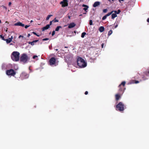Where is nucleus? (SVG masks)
Instances as JSON below:
<instances>
[{"label": "nucleus", "instance_id": "obj_1", "mask_svg": "<svg viewBox=\"0 0 149 149\" xmlns=\"http://www.w3.org/2000/svg\"><path fill=\"white\" fill-rule=\"evenodd\" d=\"M77 62L78 65L80 68H84L86 66V63L84 59L80 57L77 58Z\"/></svg>", "mask_w": 149, "mask_h": 149}, {"label": "nucleus", "instance_id": "obj_2", "mask_svg": "<svg viewBox=\"0 0 149 149\" xmlns=\"http://www.w3.org/2000/svg\"><path fill=\"white\" fill-rule=\"evenodd\" d=\"M19 53L16 51H14L11 54V57L12 60L15 61H19Z\"/></svg>", "mask_w": 149, "mask_h": 149}, {"label": "nucleus", "instance_id": "obj_3", "mask_svg": "<svg viewBox=\"0 0 149 149\" xmlns=\"http://www.w3.org/2000/svg\"><path fill=\"white\" fill-rule=\"evenodd\" d=\"M124 105L122 102H120L116 106V110L117 111H121L124 110Z\"/></svg>", "mask_w": 149, "mask_h": 149}, {"label": "nucleus", "instance_id": "obj_4", "mask_svg": "<svg viewBox=\"0 0 149 149\" xmlns=\"http://www.w3.org/2000/svg\"><path fill=\"white\" fill-rule=\"evenodd\" d=\"M28 59L27 55L25 54H22L20 58V61L24 63H26Z\"/></svg>", "mask_w": 149, "mask_h": 149}, {"label": "nucleus", "instance_id": "obj_5", "mask_svg": "<svg viewBox=\"0 0 149 149\" xmlns=\"http://www.w3.org/2000/svg\"><path fill=\"white\" fill-rule=\"evenodd\" d=\"M6 74L8 75L14 76L16 74V72L13 69L7 70L6 71Z\"/></svg>", "mask_w": 149, "mask_h": 149}, {"label": "nucleus", "instance_id": "obj_6", "mask_svg": "<svg viewBox=\"0 0 149 149\" xmlns=\"http://www.w3.org/2000/svg\"><path fill=\"white\" fill-rule=\"evenodd\" d=\"M125 84L126 82L125 81H123L119 85L118 87L120 88V91H123V92L124 90L125 89V88L124 89V87Z\"/></svg>", "mask_w": 149, "mask_h": 149}, {"label": "nucleus", "instance_id": "obj_7", "mask_svg": "<svg viewBox=\"0 0 149 149\" xmlns=\"http://www.w3.org/2000/svg\"><path fill=\"white\" fill-rule=\"evenodd\" d=\"M49 62L50 65H55L56 63V59L54 57H52L49 59Z\"/></svg>", "mask_w": 149, "mask_h": 149}, {"label": "nucleus", "instance_id": "obj_8", "mask_svg": "<svg viewBox=\"0 0 149 149\" xmlns=\"http://www.w3.org/2000/svg\"><path fill=\"white\" fill-rule=\"evenodd\" d=\"M29 74L25 72H22L21 75V77L24 79H27L29 77Z\"/></svg>", "mask_w": 149, "mask_h": 149}, {"label": "nucleus", "instance_id": "obj_9", "mask_svg": "<svg viewBox=\"0 0 149 149\" xmlns=\"http://www.w3.org/2000/svg\"><path fill=\"white\" fill-rule=\"evenodd\" d=\"M82 6L84 7L83 8V10L86 12L85 13H83V14H86V13L88 12L87 10L89 8V6H88L85 4H83L82 5Z\"/></svg>", "mask_w": 149, "mask_h": 149}, {"label": "nucleus", "instance_id": "obj_10", "mask_svg": "<svg viewBox=\"0 0 149 149\" xmlns=\"http://www.w3.org/2000/svg\"><path fill=\"white\" fill-rule=\"evenodd\" d=\"M60 4L62 5V6L63 7L67 6H68V2L61 1L60 3Z\"/></svg>", "mask_w": 149, "mask_h": 149}, {"label": "nucleus", "instance_id": "obj_11", "mask_svg": "<svg viewBox=\"0 0 149 149\" xmlns=\"http://www.w3.org/2000/svg\"><path fill=\"white\" fill-rule=\"evenodd\" d=\"M13 38V36H11L10 37H9L8 38V39H5V41L7 43H9L10 42L12 41V40Z\"/></svg>", "mask_w": 149, "mask_h": 149}, {"label": "nucleus", "instance_id": "obj_12", "mask_svg": "<svg viewBox=\"0 0 149 149\" xmlns=\"http://www.w3.org/2000/svg\"><path fill=\"white\" fill-rule=\"evenodd\" d=\"M15 26H20L22 27H24L25 26L24 24L20 22H17L14 24Z\"/></svg>", "mask_w": 149, "mask_h": 149}, {"label": "nucleus", "instance_id": "obj_13", "mask_svg": "<svg viewBox=\"0 0 149 149\" xmlns=\"http://www.w3.org/2000/svg\"><path fill=\"white\" fill-rule=\"evenodd\" d=\"M76 26V24L74 22H72L69 24L68 28L71 29L73 28Z\"/></svg>", "mask_w": 149, "mask_h": 149}, {"label": "nucleus", "instance_id": "obj_14", "mask_svg": "<svg viewBox=\"0 0 149 149\" xmlns=\"http://www.w3.org/2000/svg\"><path fill=\"white\" fill-rule=\"evenodd\" d=\"M100 5V2L99 1H96L95 2L93 5L94 7H95Z\"/></svg>", "mask_w": 149, "mask_h": 149}, {"label": "nucleus", "instance_id": "obj_15", "mask_svg": "<svg viewBox=\"0 0 149 149\" xmlns=\"http://www.w3.org/2000/svg\"><path fill=\"white\" fill-rule=\"evenodd\" d=\"M49 27H50L49 26V25H48L47 24L45 26L42 28V31H44L45 30L48 29Z\"/></svg>", "mask_w": 149, "mask_h": 149}, {"label": "nucleus", "instance_id": "obj_16", "mask_svg": "<svg viewBox=\"0 0 149 149\" xmlns=\"http://www.w3.org/2000/svg\"><path fill=\"white\" fill-rule=\"evenodd\" d=\"M116 99V101H118L120 97V95L119 94H116L115 95Z\"/></svg>", "mask_w": 149, "mask_h": 149}, {"label": "nucleus", "instance_id": "obj_17", "mask_svg": "<svg viewBox=\"0 0 149 149\" xmlns=\"http://www.w3.org/2000/svg\"><path fill=\"white\" fill-rule=\"evenodd\" d=\"M104 28L103 26H100L99 28V31L100 32H103L104 31Z\"/></svg>", "mask_w": 149, "mask_h": 149}, {"label": "nucleus", "instance_id": "obj_18", "mask_svg": "<svg viewBox=\"0 0 149 149\" xmlns=\"http://www.w3.org/2000/svg\"><path fill=\"white\" fill-rule=\"evenodd\" d=\"M117 17V15L115 13H113L111 15V18L112 19H114L115 18Z\"/></svg>", "mask_w": 149, "mask_h": 149}, {"label": "nucleus", "instance_id": "obj_19", "mask_svg": "<svg viewBox=\"0 0 149 149\" xmlns=\"http://www.w3.org/2000/svg\"><path fill=\"white\" fill-rule=\"evenodd\" d=\"M62 28V27L61 26H57L55 29L56 31H58L60 28Z\"/></svg>", "mask_w": 149, "mask_h": 149}, {"label": "nucleus", "instance_id": "obj_20", "mask_svg": "<svg viewBox=\"0 0 149 149\" xmlns=\"http://www.w3.org/2000/svg\"><path fill=\"white\" fill-rule=\"evenodd\" d=\"M86 33L85 32H83L82 33L81 35V37L82 38H84V36L85 35H86Z\"/></svg>", "mask_w": 149, "mask_h": 149}, {"label": "nucleus", "instance_id": "obj_21", "mask_svg": "<svg viewBox=\"0 0 149 149\" xmlns=\"http://www.w3.org/2000/svg\"><path fill=\"white\" fill-rule=\"evenodd\" d=\"M52 16V15H49L47 17L46 19V20H48L49 19V18L50 17Z\"/></svg>", "mask_w": 149, "mask_h": 149}, {"label": "nucleus", "instance_id": "obj_22", "mask_svg": "<svg viewBox=\"0 0 149 149\" xmlns=\"http://www.w3.org/2000/svg\"><path fill=\"white\" fill-rule=\"evenodd\" d=\"M112 33V31L111 30L109 31L108 33V36H110Z\"/></svg>", "mask_w": 149, "mask_h": 149}, {"label": "nucleus", "instance_id": "obj_23", "mask_svg": "<svg viewBox=\"0 0 149 149\" xmlns=\"http://www.w3.org/2000/svg\"><path fill=\"white\" fill-rule=\"evenodd\" d=\"M89 59L90 60H91V62H93L96 59L95 58H93L91 57H90Z\"/></svg>", "mask_w": 149, "mask_h": 149}, {"label": "nucleus", "instance_id": "obj_24", "mask_svg": "<svg viewBox=\"0 0 149 149\" xmlns=\"http://www.w3.org/2000/svg\"><path fill=\"white\" fill-rule=\"evenodd\" d=\"M113 12V11H111V12L109 13H108L106 15V16H110L111 14H112V13Z\"/></svg>", "mask_w": 149, "mask_h": 149}, {"label": "nucleus", "instance_id": "obj_25", "mask_svg": "<svg viewBox=\"0 0 149 149\" xmlns=\"http://www.w3.org/2000/svg\"><path fill=\"white\" fill-rule=\"evenodd\" d=\"M29 44H31V45H34V42L33 41L32 42H29Z\"/></svg>", "mask_w": 149, "mask_h": 149}, {"label": "nucleus", "instance_id": "obj_26", "mask_svg": "<svg viewBox=\"0 0 149 149\" xmlns=\"http://www.w3.org/2000/svg\"><path fill=\"white\" fill-rule=\"evenodd\" d=\"M133 82L132 83H135V84H137L139 82V81L136 80H133Z\"/></svg>", "mask_w": 149, "mask_h": 149}, {"label": "nucleus", "instance_id": "obj_27", "mask_svg": "<svg viewBox=\"0 0 149 149\" xmlns=\"http://www.w3.org/2000/svg\"><path fill=\"white\" fill-rule=\"evenodd\" d=\"M0 37L1 38L2 40H6L4 38V37L2 35H0Z\"/></svg>", "mask_w": 149, "mask_h": 149}, {"label": "nucleus", "instance_id": "obj_28", "mask_svg": "<svg viewBox=\"0 0 149 149\" xmlns=\"http://www.w3.org/2000/svg\"><path fill=\"white\" fill-rule=\"evenodd\" d=\"M53 21L54 22H58V20L56 19V18H55L54 20H53Z\"/></svg>", "mask_w": 149, "mask_h": 149}, {"label": "nucleus", "instance_id": "obj_29", "mask_svg": "<svg viewBox=\"0 0 149 149\" xmlns=\"http://www.w3.org/2000/svg\"><path fill=\"white\" fill-rule=\"evenodd\" d=\"M107 17V16H106V15H105L102 18V20H105V19H106Z\"/></svg>", "mask_w": 149, "mask_h": 149}, {"label": "nucleus", "instance_id": "obj_30", "mask_svg": "<svg viewBox=\"0 0 149 149\" xmlns=\"http://www.w3.org/2000/svg\"><path fill=\"white\" fill-rule=\"evenodd\" d=\"M89 24L90 25H93V22L92 20H90L89 21Z\"/></svg>", "mask_w": 149, "mask_h": 149}, {"label": "nucleus", "instance_id": "obj_31", "mask_svg": "<svg viewBox=\"0 0 149 149\" xmlns=\"http://www.w3.org/2000/svg\"><path fill=\"white\" fill-rule=\"evenodd\" d=\"M107 9H104L103 10V12L104 13H106L107 12Z\"/></svg>", "mask_w": 149, "mask_h": 149}, {"label": "nucleus", "instance_id": "obj_32", "mask_svg": "<svg viewBox=\"0 0 149 149\" xmlns=\"http://www.w3.org/2000/svg\"><path fill=\"white\" fill-rule=\"evenodd\" d=\"M33 33L34 35H36L38 37H39L40 36V35L37 34L36 32H33Z\"/></svg>", "mask_w": 149, "mask_h": 149}, {"label": "nucleus", "instance_id": "obj_33", "mask_svg": "<svg viewBox=\"0 0 149 149\" xmlns=\"http://www.w3.org/2000/svg\"><path fill=\"white\" fill-rule=\"evenodd\" d=\"M142 78L143 79V80H146L147 79V78L145 77L144 76H143L142 77Z\"/></svg>", "mask_w": 149, "mask_h": 149}, {"label": "nucleus", "instance_id": "obj_34", "mask_svg": "<svg viewBox=\"0 0 149 149\" xmlns=\"http://www.w3.org/2000/svg\"><path fill=\"white\" fill-rule=\"evenodd\" d=\"M49 40V39L48 38H45L43 39L42 40L43 41H46V40Z\"/></svg>", "mask_w": 149, "mask_h": 149}, {"label": "nucleus", "instance_id": "obj_35", "mask_svg": "<svg viewBox=\"0 0 149 149\" xmlns=\"http://www.w3.org/2000/svg\"><path fill=\"white\" fill-rule=\"evenodd\" d=\"M53 22V20L52 21H51L50 22H49V24H48V25H49V27H50V26L52 24V22Z\"/></svg>", "mask_w": 149, "mask_h": 149}, {"label": "nucleus", "instance_id": "obj_36", "mask_svg": "<svg viewBox=\"0 0 149 149\" xmlns=\"http://www.w3.org/2000/svg\"><path fill=\"white\" fill-rule=\"evenodd\" d=\"M55 34V31H52V36H54Z\"/></svg>", "mask_w": 149, "mask_h": 149}, {"label": "nucleus", "instance_id": "obj_37", "mask_svg": "<svg viewBox=\"0 0 149 149\" xmlns=\"http://www.w3.org/2000/svg\"><path fill=\"white\" fill-rule=\"evenodd\" d=\"M30 25H26L25 26V28H26V29H27V28L28 27H29V26H30Z\"/></svg>", "mask_w": 149, "mask_h": 149}, {"label": "nucleus", "instance_id": "obj_38", "mask_svg": "<svg viewBox=\"0 0 149 149\" xmlns=\"http://www.w3.org/2000/svg\"><path fill=\"white\" fill-rule=\"evenodd\" d=\"M117 14H119L120 12H121V11L119 9L118 10V11H117Z\"/></svg>", "mask_w": 149, "mask_h": 149}, {"label": "nucleus", "instance_id": "obj_39", "mask_svg": "<svg viewBox=\"0 0 149 149\" xmlns=\"http://www.w3.org/2000/svg\"><path fill=\"white\" fill-rule=\"evenodd\" d=\"M38 57V56H36V55H34V56H33V58L34 59L36 58V57Z\"/></svg>", "mask_w": 149, "mask_h": 149}, {"label": "nucleus", "instance_id": "obj_40", "mask_svg": "<svg viewBox=\"0 0 149 149\" xmlns=\"http://www.w3.org/2000/svg\"><path fill=\"white\" fill-rule=\"evenodd\" d=\"M113 11V12H114L115 13V14H117V12L116 10H115V11Z\"/></svg>", "mask_w": 149, "mask_h": 149}, {"label": "nucleus", "instance_id": "obj_41", "mask_svg": "<svg viewBox=\"0 0 149 149\" xmlns=\"http://www.w3.org/2000/svg\"><path fill=\"white\" fill-rule=\"evenodd\" d=\"M88 93V92L87 91H85V94L86 95H87Z\"/></svg>", "mask_w": 149, "mask_h": 149}, {"label": "nucleus", "instance_id": "obj_42", "mask_svg": "<svg viewBox=\"0 0 149 149\" xmlns=\"http://www.w3.org/2000/svg\"><path fill=\"white\" fill-rule=\"evenodd\" d=\"M38 41V40H36L33 41V42H34V43L36 42H37Z\"/></svg>", "mask_w": 149, "mask_h": 149}, {"label": "nucleus", "instance_id": "obj_43", "mask_svg": "<svg viewBox=\"0 0 149 149\" xmlns=\"http://www.w3.org/2000/svg\"><path fill=\"white\" fill-rule=\"evenodd\" d=\"M104 44L102 43L101 45L102 48H103L104 47Z\"/></svg>", "mask_w": 149, "mask_h": 149}, {"label": "nucleus", "instance_id": "obj_44", "mask_svg": "<svg viewBox=\"0 0 149 149\" xmlns=\"http://www.w3.org/2000/svg\"><path fill=\"white\" fill-rule=\"evenodd\" d=\"M11 3H11V2H9V3L8 5H9V6H10L11 5Z\"/></svg>", "mask_w": 149, "mask_h": 149}, {"label": "nucleus", "instance_id": "obj_45", "mask_svg": "<svg viewBox=\"0 0 149 149\" xmlns=\"http://www.w3.org/2000/svg\"><path fill=\"white\" fill-rule=\"evenodd\" d=\"M62 1L68 2V1L67 0H63Z\"/></svg>", "mask_w": 149, "mask_h": 149}, {"label": "nucleus", "instance_id": "obj_46", "mask_svg": "<svg viewBox=\"0 0 149 149\" xmlns=\"http://www.w3.org/2000/svg\"><path fill=\"white\" fill-rule=\"evenodd\" d=\"M21 37H23V36L21 35H20L19 37V38H20Z\"/></svg>", "mask_w": 149, "mask_h": 149}, {"label": "nucleus", "instance_id": "obj_47", "mask_svg": "<svg viewBox=\"0 0 149 149\" xmlns=\"http://www.w3.org/2000/svg\"><path fill=\"white\" fill-rule=\"evenodd\" d=\"M124 0H119V1L120 3L121 2V1H124Z\"/></svg>", "mask_w": 149, "mask_h": 149}, {"label": "nucleus", "instance_id": "obj_48", "mask_svg": "<svg viewBox=\"0 0 149 149\" xmlns=\"http://www.w3.org/2000/svg\"><path fill=\"white\" fill-rule=\"evenodd\" d=\"M147 22H149V18H148L147 19Z\"/></svg>", "mask_w": 149, "mask_h": 149}, {"label": "nucleus", "instance_id": "obj_49", "mask_svg": "<svg viewBox=\"0 0 149 149\" xmlns=\"http://www.w3.org/2000/svg\"><path fill=\"white\" fill-rule=\"evenodd\" d=\"M118 26V25H117H117H116L115 26V28H116Z\"/></svg>", "mask_w": 149, "mask_h": 149}, {"label": "nucleus", "instance_id": "obj_50", "mask_svg": "<svg viewBox=\"0 0 149 149\" xmlns=\"http://www.w3.org/2000/svg\"><path fill=\"white\" fill-rule=\"evenodd\" d=\"M30 34H29L28 35V37H29L30 36Z\"/></svg>", "mask_w": 149, "mask_h": 149}, {"label": "nucleus", "instance_id": "obj_51", "mask_svg": "<svg viewBox=\"0 0 149 149\" xmlns=\"http://www.w3.org/2000/svg\"><path fill=\"white\" fill-rule=\"evenodd\" d=\"M55 50L56 51H57L58 50V49H55Z\"/></svg>", "mask_w": 149, "mask_h": 149}, {"label": "nucleus", "instance_id": "obj_52", "mask_svg": "<svg viewBox=\"0 0 149 149\" xmlns=\"http://www.w3.org/2000/svg\"><path fill=\"white\" fill-rule=\"evenodd\" d=\"M33 22V21L32 20H31V21L30 22H31H31Z\"/></svg>", "mask_w": 149, "mask_h": 149}, {"label": "nucleus", "instance_id": "obj_53", "mask_svg": "<svg viewBox=\"0 0 149 149\" xmlns=\"http://www.w3.org/2000/svg\"><path fill=\"white\" fill-rule=\"evenodd\" d=\"M68 47H65V48H67Z\"/></svg>", "mask_w": 149, "mask_h": 149}, {"label": "nucleus", "instance_id": "obj_54", "mask_svg": "<svg viewBox=\"0 0 149 149\" xmlns=\"http://www.w3.org/2000/svg\"><path fill=\"white\" fill-rule=\"evenodd\" d=\"M68 17H69V18H70V16H69Z\"/></svg>", "mask_w": 149, "mask_h": 149}, {"label": "nucleus", "instance_id": "obj_55", "mask_svg": "<svg viewBox=\"0 0 149 149\" xmlns=\"http://www.w3.org/2000/svg\"><path fill=\"white\" fill-rule=\"evenodd\" d=\"M148 74H149V71H148Z\"/></svg>", "mask_w": 149, "mask_h": 149}, {"label": "nucleus", "instance_id": "obj_56", "mask_svg": "<svg viewBox=\"0 0 149 149\" xmlns=\"http://www.w3.org/2000/svg\"><path fill=\"white\" fill-rule=\"evenodd\" d=\"M0 22L1 23V20H0Z\"/></svg>", "mask_w": 149, "mask_h": 149}, {"label": "nucleus", "instance_id": "obj_57", "mask_svg": "<svg viewBox=\"0 0 149 149\" xmlns=\"http://www.w3.org/2000/svg\"><path fill=\"white\" fill-rule=\"evenodd\" d=\"M81 15H80V16H81Z\"/></svg>", "mask_w": 149, "mask_h": 149}]
</instances>
